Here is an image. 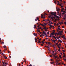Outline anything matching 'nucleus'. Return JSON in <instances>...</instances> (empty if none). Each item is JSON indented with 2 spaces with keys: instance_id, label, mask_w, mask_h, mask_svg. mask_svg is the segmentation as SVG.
I'll return each instance as SVG.
<instances>
[{
  "instance_id": "25",
  "label": "nucleus",
  "mask_w": 66,
  "mask_h": 66,
  "mask_svg": "<svg viewBox=\"0 0 66 66\" xmlns=\"http://www.w3.org/2000/svg\"><path fill=\"white\" fill-rule=\"evenodd\" d=\"M53 47H54V48H55V45H53Z\"/></svg>"
},
{
  "instance_id": "57",
  "label": "nucleus",
  "mask_w": 66,
  "mask_h": 66,
  "mask_svg": "<svg viewBox=\"0 0 66 66\" xmlns=\"http://www.w3.org/2000/svg\"><path fill=\"white\" fill-rule=\"evenodd\" d=\"M54 25H56V23H54Z\"/></svg>"
},
{
  "instance_id": "45",
  "label": "nucleus",
  "mask_w": 66,
  "mask_h": 66,
  "mask_svg": "<svg viewBox=\"0 0 66 66\" xmlns=\"http://www.w3.org/2000/svg\"><path fill=\"white\" fill-rule=\"evenodd\" d=\"M58 51H61V50H60V49H59L58 50Z\"/></svg>"
},
{
  "instance_id": "19",
  "label": "nucleus",
  "mask_w": 66,
  "mask_h": 66,
  "mask_svg": "<svg viewBox=\"0 0 66 66\" xmlns=\"http://www.w3.org/2000/svg\"><path fill=\"white\" fill-rule=\"evenodd\" d=\"M8 64L7 63H4V65H7Z\"/></svg>"
},
{
  "instance_id": "41",
  "label": "nucleus",
  "mask_w": 66,
  "mask_h": 66,
  "mask_svg": "<svg viewBox=\"0 0 66 66\" xmlns=\"http://www.w3.org/2000/svg\"><path fill=\"white\" fill-rule=\"evenodd\" d=\"M60 40H61L60 39H59V40H58V42H60Z\"/></svg>"
},
{
  "instance_id": "17",
  "label": "nucleus",
  "mask_w": 66,
  "mask_h": 66,
  "mask_svg": "<svg viewBox=\"0 0 66 66\" xmlns=\"http://www.w3.org/2000/svg\"><path fill=\"white\" fill-rule=\"evenodd\" d=\"M6 46H4V48H6Z\"/></svg>"
},
{
  "instance_id": "61",
  "label": "nucleus",
  "mask_w": 66,
  "mask_h": 66,
  "mask_svg": "<svg viewBox=\"0 0 66 66\" xmlns=\"http://www.w3.org/2000/svg\"><path fill=\"white\" fill-rule=\"evenodd\" d=\"M63 13H66V12H65V11H63Z\"/></svg>"
},
{
  "instance_id": "42",
  "label": "nucleus",
  "mask_w": 66,
  "mask_h": 66,
  "mask_svg": "<svg viewBox=\"0 0 66 66\" xmlns=\"http://www.w3.org/2000/svg\"><path fill=\"white\" fill-rule=\"evenodd\" d=\"M54 48L55 50H56V48H55V47H54Z\"/></svg>"
},
{
  "instance_id": "63",
  "label": "nucleus",
  "mask_w": 66,
  "mask_h": 66,
  "mask_svg": "<svg viewBox=\"0 0 66 66\" xmlns=\"http://www.w3.org/2000/svg\"><path fill=\"white\" fill-rule=\"evenodd\" d=\"M44 26H45V25L44 24L43 25V27H44Z\"/></svg>"
},
{
  "instance_id": "58",
  "label": "nucleus",
  "mask_w": 66,
  "mask_h": 66,
  "mask_svg": "<svg viewBox=\"0 0 66 66\" xmlns=\"http://www.w3.org/2000/svg\"><path fill=\"white\" fill-rule=\"evenodd\" d=\"M55 57L56 58H57V56H55Z\"/></svg>"
},
{
  "instance_id": "62",
  "label": "nucleus",
  "mask_w": 66,
  "mask_h": 66,
  "mask_svg": "<svg viewBox=\"0 0 66 66\" xmlns=\"http://www.w3.org/2000/svg\"><path fill=\"white\" fill-rule=\"evenodd\" d=\"M54 3H55V4L56 3V2L55 1L54 2Z\"/></svg>"
},
{
  "instance_id": "50",
  "label": "nucleus",
  "mask_w": 66,
  "mask_h": 66,
  "mask_svg": "<svg viewBox=\"0 0 66 66\" xmlns=\"http://www.w3.org/2000/svg\"><path fill=\"white\" fill-rule=\"evenodd\" d=\"M60 43H62V41L61 40H60Z\"/></svg>"
},
{
  "instance_id": "24",
  "label": "nucleus",
  "mask_w": 66,
  "mask_h": 66,
  "mask_svg": "<svg viewBox=\"0 0 66 66\" xmlns=\"http://www.w3.org/2000/svg\"><path fill=\"white\" fill-rule=\"evenodd\" d=\"M47 21H49V22H51L50 21V20H49V19H48L47 20Z\"/></svg>"
},
{
  "instance_id": "3",
  "label": "nucleus",
  "mask_w": 66,
  "mask_h": 66,
  "mask_svg": "<svg viewBox=\"0 0 66 66\" xmlns=\"http://www.w3.org/2000/svg\"><path fill=\"white\" fill-rule=\"evenodd\" d=\"M55 34L54 32H53L51 34V35H52L53 36V35H54V34Z\"/></svg>"
},
{
  "instance_id": "4",
  "label": "nucleus",
  "mask_w": 66,
  "mask_h": 66,
  "mask_svg": "<svg viewBox=\"0 0 66 66\" xmlns=\"http://www.w3.org/2000/svg\"><path fill=\"white\" fill-rule=\"evenodd\" d=\"M54 16H55L56 17V18H59V16H58L56 15H55Z\"/></svg>"
},
{
  "instance_id": "49",
  "label": "nucleus",
  "mask_w": 66,
  "mask_h": 66,
  "mask_svg": "<svg viewBox=\"0 0 66 66\" xmlns=\"http://www.w3.org/2000/svg\"><path fill=\"white\" fill-rule=\"evenodd\" d=\"M28 66H32L31 64H30V65H29Z\"/></svg>"
},
{
  "instance_id": "1",
  "label": "nucleus",
  "mask_w": 66,
  "mask_h": 66,
  "mask_svg": "<svg viewBox=\"0 0 66 66\" xmlns=\"http://www.w3.org/2000/svg\"><path fill=\"white\" fill-rule=\"evenodd\" d=\"M42 33L43 34H42V35L43 36H44V35H45L46 37H47L48 35H47V34L46 33V32H45L44 31H43Z\"/></svg>"
},
{
  "instance_id": "35",
  "label": "nucleus",
  "mask_w": 66,
  "mask_h": 66,
  "mask_svg": "<svg viewBox=\"0 0 66 66\" xmlns=\"http://www.w3.org/2000/svg\"><path fill=\"white\" fill-rule=\"evenodd\" d=\"M51 17V15H49L48 16V18H50Z\"/></svg>"
},
{
  "instance_id": "2",
  "label": "nucleus",
  "mask_w": 66,
  "mask_h": 66,
  "mask_svg": "<svg viewBox=\"0 0 66 66\" xmlns=\"http://www.w3.org/2000/svg\"><path fill=\"white\" fill-rule=\"evenodd\" d=\"M51 15H54V16H55V15L54 14V12H51Z\"/></svg>"
},
{
  "instance_id": "59",
  "label": "nucleus",
  "mask_w": 66,
  "mask_h": 66,
  "mask_svg": "<svg viewBox=\"0 0 66 66\" xmlns=\"http://www.w3.org/2000/svg\"><path fill=\"white\" fill-rule=\"evenodd\" d=\"M58 48H59V49H61V47H58Z\"/></svg>"
},
{
  "instance_id": "15",
  "label": "nucleus",
  "mask_w": 66,
  "mask_h": 66,
  "mask_svg": "<svg viewBox=\"0 0 66 66\" xmlns=\"http://www.w3.org/2000/svg\"><path fill=\"white\" fill-rule=\"evenodd\" d=\"M60 10V9H57V12H59V10Z\"/></svg>"
},
{
  "instance_id": "26",
  "label": "nucleus",
  "mask_w": 66,
  "mask_h": 66,
  "mask_svg": "<svg viewBox=\"0 0 66 66\" xmlns=\"http://www.w3.org/2000/svg\"><path fill=\"white\" fill-rule=\"evenodd\" d=\"M47 34H49V31L47 32Z\"/></svg>"
},
{
  "instance_id": "28",
  "label": "nucleus",
  "mask_w": 66,
  "mask_h": 66,
  "mask_svg": "<svg viewBox=\"0 0 66 66\" xmlns=\"http://www.w3.org/2000/svg\"><path fill=\"white\" fill-rule=\"evenodd\" d=\"M56 34H57V33H56L55 34V36H56Z\"/></svg>"
},
{
  "instance_id": "9",
  "label": "nucleus",
  "mask_w": 66,
  "mask_h": 66,
  "mask_svg": "<svg viewBox=\"0 0 66 66\" xmlns=\"http://www.w3.org/2000/svg\"><path fill=\"white\" fill-rule=\"evenodd\" d=\"M48 25H49V26H50V27H52V25L50 24H48Z\"/></svg>"
},
{
  "instance_id": "6",
  "label": "nucleus",
  "mask_w": 66,
  "mask_h": 66,
  "mask_svg": "<svg viewBox=\"0 0 66 66\" xmlns=\"http://www.w3.org/2000/svg\"><path fill=\"white\" fill-rule=\"evenodd\" d=\"M44 16V15H43L41 14V18H43V16Z\"/></svg>"
},
{
  "instance_id": "38",
  "label": "nucleus",
  "mask_w": 66,
  "mask_h": 66,
  "mask_svg": "<svg viewBox=\"0 0 66 66\" xmlns=\"http://www.w3.org/2000/svg\"><path fill=\"white\" fill-rule=\"evenodd\" d=\"M50 23V24H53V23H52V22H51Z\"/></svg>"
},
{
  "instance_id": "37",
  "label": "nucleus",
  "mask_w": 66,
  "mask_h": 66,
  "mask_svg": "<svg viewBox=\"0 0 66 66\" xmlns=\"http://www.w3.org/2000/svg\"><path fill=\"white\" fill-rule=\"evenodd\" d=\"M42 44H44V42H43V41H42Z\"/></svg>"
},
{
  "instance_id": "21",
  "label": "nucleus",
  "mask_w": 66,
  "mask_h": 66,
  "mask_svg": "<svg viewBox=\"0 0 66 66\" xmlns=\"http://www.w3.org/2000/svg\"><path fill=\"white\" fill-rule=\"evenodd\" d=\"M43 29H46V27H45L43 28Z\"/></svg>"
},
{
  "instance_id": "54",
  "label": "nucleus",
  "mask_w": 66,
  "mask_h": 66,
  "mask_svg": "<svg viewBox=\"0 0 66 66\" xmlns=\"http://www.w3.org/2000/svg\"><path fill=\"white\" fill-rule=\"evenodd\" d=\"M64 23L65 24H66V22H64Z\"/></svg>"
},
{
  "instance_id": "56",
  "label": "nucleus",
  "mask_w": 66,
  "mask_h": 66,
  "mask_svg": "<svg viewBox=\"0 0 66 66\" xmlns=\"http://www.w3.org/2000/svg\"><path fill=\"white\" fill-rule=\"evenodd\" d=\"M34 27H36V25H35L34 26Z\"/></svg>"
},
{
  "instance_id": "20",
  "label": "nucleus",
  "mask_w": 66,
  "mask_h": 66,
  "mask_svg": "<svg viewBox=\"0 0 66 66\" xmlns=\"http://www.w3.org/2000/svg\"><path fill=\"white\" fill-rule=\"evenodd\" d=\"M59 57H60V59H62V57H61V55H60L59 56Z\"/></svg>"
},
{
  "instance_id": "10",
  "label": "nucleus",
  "mask_w": 66,
  "mask_h": 66,
  "mask_svg": "<svg viewBox=\"0 0 66 66\" xmlns=\"http://www.w3.org/2000/svg\"><path fill=\"white\" fill-rule=\"evenodd\" d=\"M59 35H62V33H61V32H59Z\"/></svg>"
},
{
  "instance_id": "13",
  "label": "nucleus",
  "mask_w": 66,
  "mask_h": 66,
  "mask_svg": "<svg viewBox=\"0 0 66 66\" xmlns=\"http://www.w3.org/2000/svg\"><path fill=\"white\" fill-rule=\"evenodd\" d=\"M57 5H60V6H61V4H60L58 3Z\"/></svg>"
},
{
  "instance_id": "12",
  "label": "nucleus",
  "mask_w": 66,
  "mask_h": 66,
  "mask_svg": "<svg viewBox=\"0 0 66 66\" xmlns=\"http://www.w3.org/2000/svg\"><path fill=\"white\" fill-rule=\"evenodd\" d=\"M36 18L37 20H39V18H38V17H36Z\"/></svg>"
},
{
  "instance_id": "46",
  "label": "nucleus",
  "mask_w": 66,
  "mask_h": 66,
  "mask_svg": "<svg viewBox=\"0 0 66 66\" xmlns=\"http://www.w3.org/2000/svg\"><path fill=\"white\" fill-rule=\"evenodd\" d=\"M51 40L53 42V40H52V39H51Z\"/></svg>"
},
{
  "instance_id": "53",
  "label": "nucleus",
  "mask_w": 66,
  "mask_h": 66,
  "mask_svg": "<svg viewBox=\"0 0 66 66\" xmlns=\"http://www.w3.org/2000/svg\"><path fill=\"white\" fill-rule=\"evenodd\" d=\"M48 44H50V42H49L48 43Z\"/></svg>"
},
{
  "instance_id": "11",
  "label": "nucleus",
  "mask_w": 66,
  "mask_h": 66,
  "mask_svg": "<svg viewBox=\"0 0 66 66\" xmlns=\"http://www.w3.org/2000/svg\"><path fill=\"white\" fill-rule=\"evenodd\" d=\"M7 50V49H5L4 50V51L5 52H6V50Z\"/></svg>"
},
{
  "instance_id": "52",
  "label": "nucleus",
  "mask_w": 66,
  "mask_h": 66,
  "mask_svg": "<svg viewBox=\"0 0 66 66\" xmlns=\"http://www.w3.org/2000/svg\"><path fill=\"white\" fill-rule=\"evenodd\" d=\"M57 13L58 14H59V13H59V11H57Z\"/></svg>"
},
{
  "instance_id": "39",
  "label": "nucleus",
  "mask_w": 66,
  "mask_h": 66,
  "mask_svg": "<svg viewBox=\"0 0 66 66\" xmlns=\"http://www.w3.org/2000/svg\"><path fill=\"white\" fill-rule=\"evenodd\" d=\"M56 12H55L54 13V15H56Z\"/></svg>"
},
{
  "instance_id": "29",
  "label": "nucleus",
  "mask_w": 66,
  "mask_h": 66,
  "mask_svg": "<svg viewBox=\"0 0 66 66\" xmlns=\"http://www.w3.org/2000/svg\"><path fill=\"white\" fill-rule=\"evenodd\" d=\"M52 36L51 35H50V37H52Z\"/></svg>"
},
{
  "instance_id": "48",
  "label": "nucleus",
  "mask_w": 66,
  "mask_h": 66,
  "mask_svg": "<svg viewBox=\"0 0 66 66\" xmlns=\"http://www.w3.org/2000/svg\"><path fill=\"white\" fill-rule=\"evenodd\" d=\"M57 47H60V46H59V45H57Z\"/></svg>"
},
{
  "instance_id": "30",
  "label": "nucleus",
  "mask_w": 66,
  "mask_h": 66,
  "mask_svg": "<svg viewBox=\"0 0 66 66\" xmlns=\"http://www.w3.org/2000/svg\"><path fill=\"white\" fill-rule=\"evenodd\" d=\"M63 39H65V40H66V38L65 37Z\"/></svg>"
},
{
  "instance_id": "34",
  "label": "nucleus",
  "mask_w": 66,
  "mask_h": 66,
  "mask_svg": "<svg viewBox=\"0 0 66 66\" xmlns=\"http://www.w3.org/2000/svg\"><path fill=\"white\" fill-rule=\"evenodd\" d=\"M37 35L36 34H35V36H37Z\"/></svg>"
},
{
  "instance_id": "60",
  "label": "nucleus",
  "mask_w": 66,
  "mask_h": 66,
  "mask_svg": "<svg viewBox=\"0 0 66 66\" xmlns=\"http://www.w3.org/2000/svg\"><path fill=\"white\" fill-rule=\"evenodd\" d=\"M51 61H53V59H51Z\"/></svg>"
},
{
  "instance_id": "27",
  "label": "nucleus",
  "mask_w": 66,
  "mask_h": 66,
  "mask_svg": "<svg viewBox=\"0 0 66 66\" xmlns=\"http://www.w3.org/2000/svg\"><path fill=\"white\" fill-rule=\"evenodd\" d=\"M38 43H41V42H40V41H38Z\"/></svg>"
},
{
  "instance_id": "64",
  "label": "nucleus",
  "mask_w": 66,
  "mask_h": 66,
  "mask_svg": "<svg viewBox=\"0 0 66 66\" xmlns=\"http://www.w3.org/2000/svg\"><path fill=\"white\" fill-rule=\"evenodd\" d=\"M35 21H36L37 20V19H35Z\"/></svg>"
},
{
  "instance_id": "32",
  "label": "nucleus",
  "mask_w": 66,
  "mask_h": 66,
  "mask_svg": "<svg viewBox=\"0 0 66 66\" xmlns=\"http://www.w3.org/2000/svg\"><path fill=\"white\" fill-rule=\"evenodd\" d=\"M62 51L63 52H65V51L64 50H62Z\"/></svg>"
},
{
  "instance_id": "33",
  "label": "nucleus",
  "mask_w": 66,
  "mask_h": 66,
  "mask_svg": "<svg viewBox=\"0 0 66 66\" xmlns=\"http://www.w3.org/2000/svg\"><path fill=\"white\" fill-rule=\"evenodd\" d=\"M51 18L52 20H53V18L52 17H51Z\"/></svg>"
},
{
  "instance_id": "8",
  "label": "nucleus",
  "mask_w": 66,
  "mask_h": 66,
  "mask_svg": "<svg viewBox=\"0 0 66 66\" xmlns=\"http://www.w3.org/2000/svg\"><path fill=\"white\" fill-rule=\"evenodd\" d=\"M58 15L59 16H61V13H58Z\"/></svg>"
},
{
  "instance_id": "18",
  "label": "nucleus",
  "mask_w": 66,
  "mask_h": 66,
  "mask_svg": "<svg viewBox=\"0 0 66 66\" xmlns=\"http://www.w3.org/2000/svg\"><path fill=\"white\" fill-rule=\"evenodd\" d=\"M60 33V32H58L57 33V35H59Z\"/></svg>"
},
{
  "instance_id": "14",
  "label": "nucleus",
  "mask_w": 66,
  "mask_h": 66,
  "mask_svg": "<svg viewBox=\"0 0 66 66\" xmlns=\"http://www.w3.org/2000/svg\"><path fill=\"white\" fill-rule=\"evenodd\" d=\"M60 37H61L60 36H59L58 37H57V39H59Z\"/></svg>"
},
{
  "instance_id": "5",
  "label": "nucleus",
  "mask_w": 66,
  "mask_h": 66,
  "mask_svg": "<svg viewBox=\"0 0 66 66\" xmlns=\"http://www.w3.org/2000/svg\"><path fill=\"white\" fill-rule=\"evenodd\" d=\"M61 37L62 38H63L65 37V35H63V36H61Z\"/></svg>"
},
{
  "instance_id": "22",
  "label": "nucleus",
  "mask_w": 66,
  "mask_h": 66,
  "mask_svg": "<svg viewBox=\"0 0 66 66\" xmlns=\"http://www.w3.org/2000/svg\"><path fill=\"white\" fill-rule=\"evenodd\" d=\"M58 30H61V29L59 28H58Z\"/></svg>"
},
{
  "instance_id": "31",
  "label": "nucleus",
  "mask_w": 66,
  "mask_h": 66,
  "mask_svg": "<svg viewBox=\"0 0 66 66\" xmlns=\"http://www.w3.org/2000/svg\"><path fill=\"white\" fill-rule=\"evenodd\" d=\"M56 63L57 64V63H58V62H57V61H56Z\"/></svg>"
},
{
  "instance_id": "43",
  "label": "nucleus",
  "mask_w": 66,
  "mask_h": 66,
  "mask_svg": "<svg viewBox=\"0 0 66 66\" xmlns=\"http://www.w3.org/2000/svg\"><path fill=\"white\" fill-rule=\"evenodd\" d=\"M40 29V28H38V29L37 30H39Z\"/></svg>"
},
{
  "instance_id": "51",
  "label": "nucleus",
  "mask_w": 66,
  "mask_h": 66,
  "mask_svg": "<svg viewBox=\"0 0 66 66\" xmlns=\"http://www.w3.org/2000/svg\"><path fill=\"white\" fill-rule=\"evenodd\" d=\"M9 57L10 58H11V56H9Z\"/></svg>"
},
{
  "instance_id": "40",
  "label": "nucleus",
  "mask_w": 66,
  "mask_h": 66,
  "mask_svg": "<svg viewBox=\"0 0 66 66\" xmlns=\"http://www.w3.org/2000/svg\"><path fill=\"white\" fill-rule=\"evenodd\" d=\"M53 38H55V36H53Z\"/></svg>"
},
{
  "instance_id": "55",
  "label": "nucleus",
  "mask_w": 66,
  "mask_h": 66,
  "mask_svg": "<svg viewBox=\"0 0 66 66\" xmlns=\"http://www.w3.org/2000/svg\"><path fill=\"white\" fill-rule=\"evenodd\" d=\"M54 62H52V63H51V64H54Z\"/></svg>"
},
{
  "instance_id": "16",
  "label": "nucleus",
  "mask_w": 66,
  "mask_h": 66,
  "mask_svg": "<svg viewBox=\"0 0 66 66\" xmlns=\"http://www.w3.org/2000/svg\"><path fill=\"white\" fill-rule=\"evenodd\" d=\"M37 32H40V31L39 30H38V29H37Z\"/></svg>"
},
{
  "instance_id": "7",
  "label": "nucleus",
  "mask_w": 66,
  "mask_h": 66,
  "mask_svg": "<svg viewBox=\"0 0 66 66\" xmlns=\"http://www.w3.org/2000/svg\"><path fill=\"white\" fill-rule=\"evenodd\" d=\"M56 40H57V39H56V40H53V42H54V43H55V42L56 41Z\"/></svg>"
},
{
  "instance_id": "44",
  "label": "nucleus",
  "mask_w": 66,
  "mask_h": 66,
  "mask_svg": "<svg viewBox=\"0 0 66 66\" xmlns=\"http://www.w3.org/2000/svg\"><path fill=\"white\" fill-rule=\"evenodd\" d=\"M61 10H64V8H62L61 9Z\"/></svg>"
},
{
  "instance_id": "47",
  "label": "nucleus",
  "mask_w": 66,
  "mask_h": 66,
  "mask_svg": "<svg viewBox=\"0 0 66 66\" xmlns=\"http://www.w3.org/2000/svg\"><path fill=\"white\" fill-rule=\"evenodd\" d=\"M62 28H64V26H62Z\"/></svg>"
},
{
  "instance_id": "36",
  "label": "nucleus",
  "mask_w": 66,
  "mask_h": 66,
  "mask_svg": "<svg viewBox=\"0 0 66 66\" xmlns=\"http://www.w3.org/2000/svg\"><path fill=\"white\" fill-rule=\"evenodd\" d=\"M47 30L46 29H45V31H46V32H47Z\"/></svg>"
},
{
  "instance_id": "23",
  "label": "nucleus",
  "mask_w": 66,
  "mask_h": 66,
  "mask_svg": "<svg viewBox=\"0 0 66 66\" xmlns=\"http://www.w3.org/2000/svg\"><path fill=\"white\" fill-rule=\"evenodd\" d=\"M59 32L60 33H63V31H59Z\"/></svg>"
}]
</instances>
